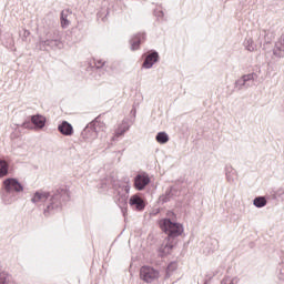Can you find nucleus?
Instances as JSON below:
<instances>
[{"label":"nucleus","mask_w":284,"mask_h":284,"mask_svg":"<svg viewBox=\"0 0 284 284\" xmlns=\"http://www.w3.org/2000/svg\"><path fill=\"white\" fill-rule=\"evenodd\" d=\"M70 201V190L68 186H62L52 192L37 191L32 199L31 203H43V215L51 216L55 212H61L63 205Z\"/></svg>","instance_id":"obj_1"},{"label":"nucleus","mask_w":284,"mask_h":284,"mask_svg":"<svg viewBox=\"0 0 284 284\" xmlns=\"http://www.w3.org/2000/svg\"><path fill=\"white\" fill-rule=\"evenodd\" d=\"M159 227L166 234V244L159 248L160 256H168L174 250V240L185 232L183 224L178 222L176 213L168 211L166 217L159 221Z\"/></svg>","instance_id":"obj_2"},{"label":"nucleus","mask_w":284,"mask_h":284,"mask_svg":"<svg viewBox=\"0 0 284 284\" xmlns=\"http://www.w3.org/2000/svg\"><path fill=\"white\" fill-rule=\"evenodd\" d=\"M63 36L59 29L45 30L44 36L39 38L40 50H61L63 48Z\"/></svg>","instance_id":"obj_3"},{"label":"nucleus","mask_w":284,"mask_h":284,"mask_svg":"<svg viewBox=\"0 0 284 284\" xmlns=\"http://www.w3.org/2000/svg\"><path fill=\"white\" fill-rule=\"evenodd\" d=\"M20 192H23V184L19 182V179L7 178L2 183V192H1L2 201L4 205H12V203L17 201L14 193L19 194Z\"/></svg>","instance_id":"obj_4"},{"label":"nucleus","mask_w":284,"mask_h":284,"mask_svg":"<svg viewBox=\"0 0 284 284\" xmlns=\"http://www.w3.org/2000/svg\"><path fill=\"white\" fill-rule=\"evenodd\" d=\"M103 130H105V123L101 122V115H98L83 129L81 132V139L87 143H92V141H94Z\"/></svg>","instance_id":"obj_5"},{"label":"nucleus","mask_w":284,"mask_h":284,"mask_svg":"<svg viewBox=\"0 0 284 284\" xmlns=\"http://www.w3.org/2000/svg\"><path fill=\"white\" fill-rule=\"evenodd\" d=\"M48 119L42 114L29 115L20 124H13L16 130L17 128H23L24 130H43L45 128Z\"/></svg>","instance_id":"obj_6"},{"label":"nucleus","mask_w":284,"mask_h":284,"mask_svg":"<svg viewBox=\"0 0 284 284\" xmlns=\"http://www.w3.org/2000/svg\"><path fill=\"white\" fill-rule=\"evenodd\" d=\"M160 276L159 270L144 265L140 268V278L144 283H154Z\"/></svg>","instance_id":"obj_7"},{"label":"nucleus","mask_w":284,"mask_h":284,"mask_svg":"<svg viewBox=\"0 0 284 284\" xmlns=\"http://www.w3.org/2000/svg\"><path fill=\"white\" fill-rule=\"evenodd\" d=\"M148 39V33L145 32H138L131 36L129 40L130 50L132 52H136V50H141V44L145 43Z\"/></svg>","instance_id":"obj_8"},{"label":"nucleus","mask_w":284,"mask_h":284,"mask_svg":"<svg viewBox=\"0 0 284 284\" xmlns=\"http://www.w3.org/2000/svg\"><path fill=\"white\" fill-rule=\"evenodd\" d=\"M159 61H161V55H159V51L150 50L144 58L142 68H144V70H151V68H154V64L159 63Z\"/></svg>","instance_id":"obj_9"},{"label":"nucleus","mask_w":284,"mask_h":284,"mask_svg":"<svg viewBox=\"0 0 284 284\" xmlns=\"http://www.w3.org/2000/svg\"><path fill=\"white\" fill-rule=\"evenodd\" d=\"M129 205L135 212H143V210H145V207L148 206V202L145 201V199L143 196H141L139 194H133L129 199Z\"/></svg>","instance_id":"obj_10"},{"label":"nucleus","mask_w":284,"mask_h":284,"mask_svg":"<svg viewBox=\"0 0 284 284\" xmlns=\"http://www.w3.org/2000/svg\"><path fill=\"white\" fill-rule=\"evenodd\" d=\"M256 79H258V75L255 72L244 74L235 81L234 89L239 91L243 90V88H250L247 83H250V81H256Z\"/></svg>","instance_id":"obj_11"},{"label":"nucleus","mask_w":284,"mask_h":284,"mask_svg":"<svg viewBox=\"0 0 284 284\" xmlns=\"http://www.w3.org/2000/svg\"><path fill=\"white\" fill-rule=\"evenodd\" d=\"M121 191H118L114 201L118 203L119 207H125L128 205V195L130 194V184H124Z\"/></svg>","instance_id":"obj_12"},{"label":"nucleus","mask_w":284,"mask_h":284,"mask_svg":"<svg viewBox=\"0 0 284 284\" xmlns=\"http://www.w3.org/2000/svg\"><path fill=\"white\" fill-rule=\"evenodd\" d=\"M174 196H179V187L171 185L162 195L159 196L158 203L165 205V203H170Z\"/></svg>","instance_id":"obj_13"},{"label":"nucleus","mask_w":284,"mask_h":284,"mask_svg":"<svg viewBox=\"0 0 284 284\" xmlns=\"http://www.w3.org/2000/svg\"><path fill=\"white\" fill-rule=\"evenodd\" d=\"M146 185H150V175L148 174H138L134 178V187L140 192L145 190Z\"/></svg>","instance_id":"obj_14"},{"label":"nucleus","mask_w":284,"mask_h":284,"mask_svg":"<svg viewBox=\"0 0 284 284\" xmlns=\"http://www.w3.org/2000/svg\"><path fill=\"white\" fill-rule=\"evenodd\" d=\"M272 39H274V33L265 29L260 31L258 43L260 45H263V50L272 43Z\"/></svg>","instance_id":"obj_15"},{"label":"nucleus","mask_w":284,"mask_h":284,"mask_svg":"<svg viewBox=\"0 0 284 284\" xmlns=\"http://www.w3.org/2000/svg\"><path fill=\"white\" fill-rule=\"evenodd\" d=\"M58 132L63 136H72L74 134V128L70 122L64 120L58 125Z\"/></svg>","instance_id":"obj_16"},{"label":"nucleus","mask_w":284,"mask_h":284,"mask_svg":"<svg viewBox=\"0 0 284 284\" xmlns=\"http://www.w3.org/2000/svg\"><path fill=\"white\" fill-rule=\"evenodd\" d=\"M273 55L276 59H284V34H282L278 41L275 42Z\"/></svg>","instance_id":"obj_17"},{"label":"nucleus","mask_w":284,"mask_h":284,"mask_svg":"<svg viewBox=\"0 0 284 284\" xmlns=\"http://www.w3.org/2000/svg\"><path fill=\"white\" fill-rule=\"evenodd\" d=\"M219 250V240L216 239H209L207 246L205 247L204 252L206 254H214Z\"/></svg>","instance_id":"obj_18"},{"label":"nucleus","mask_w":284,"mask_h":284,"mask_svg":"<svg viewBox=\"0 0 284 284\" xmlns=\"http://www.w3.org/2000/svg\"><path fill=\"white\" fill-rule=\"evenodd\" d=\"M155 141L160 143V145H165V143L170 141V135L165 131H160L155 135Z\"/></svg>","instance_id":"obj_19"},{"label":"nucleus","mask_w":284,"mask_h":284,"mask_svg":"<svg viewBox=\"0 0 284 284\" xmlns=\"http://www.w3.org/2000/svg\"><path fill=\"white\" fill-rule=\"evenodd\" d=\"M130 128V122H128V120H123L122 123L118 126L116 136H123V134H125Z\"/></svg>","instance_id":"obj_20"},{"label":"nucleus","mask_w":284,"mask_h":284,"mask_svg":"<svg viewBox=\"0 0 284 284\" xmlns=\"http://www.w3.org/2000/svg\"><path fill=\"white\" fill-rule=\"evenodd\" d=\"M10 170V164L6 160H0V179L8 176Z\"/></svg>","instance_id":"obj_21"},{"label":"nucleus","mask_w":284,"mask_h":284,"mask_svg":"<svg viewBox=\"0 0 284 284\" xmlns=\"http://www.w3.org/2000/svg\"><path fill=\"white\" fill-rule=\"evenodd\" d=\"M178 268H179V264L175 261L169 263L165 270L164 278H170V276H172V273L176 272Z\"/></svg>","instance_id":"obj_22"},{"label":"nucleus","mask_w":284,"mask_h":284,"mask_svg":"<svg viewBox=\"0 0 284 284\" xmlns=\"http://www.w3.org/2000/svg\"><path fill=\"white\" fill-rule=\"evenodd\" d=\"M253 205L257 209L265 207V205H267V199H265V196H256L253 200Z\"/></svg>","instance_id":"obj_23"},{"label":"nucleus","mask_w":284,"mask_h":284,"mask_svg":"<svg viewBox=\"0 0 284 284\" xmlns=\"http://www.w3.org/2000/svg\"><path fill=\"white\" fill-rule=\"evenodd\" d=\"M234 168L232 165H229L225 168V174H226V180L229 183H234V174H235Z\"/></svg>","instance_id":"obj_24"},{"label":"nucleus","mask_w":284,"mask_h":284,"mask_svg":"<svg viewBox=\"0 0 284 284\" xmlns=\"http://www.w3.org/2000/svg\"><path fill=\"white\" fill-rule=\"evenodd\" d=\"M60 21H61V27L63 29H65V28H68V26H70V20H68V14L65 13V11H61Z\"/></svg>","instance_id":"obj_25"},{"label":"nucleus","mask_w":284,"mask_h":284,"mask_svg":"<svg viewBox=\"0 0 284 284\" xmlns=\"http://www.w3.org/2000/svg\"><path fill=\"white\" fill-rule=\"evenodd\" d=\"M244 48L245 50H247L248 52H254V50L256 49V47L254 45V40H252V38L246 39L244 41Z\"/></svg>","instance_id":"obj_26"},{"label":"nucleus","mask_w":284,"mask_h":284,"mask_svg":"<svg viewBox=\"0 0 284 284\" xmlns=\"http://www.w3.org/2000/svg\"><path fill=\"white\" fill-rule=\"evenodd\" d=\"M239 278L235 277H231L230 275H226L223 277V280L221 281V284H239Z\"/></svg>","instance_id":"obj_27"},{"label":"nucleus","mask_w":284,"mask_h":284,"mask_svg":"<svg viewBox=\"0 0 284 284\" xmlns=\"http://www.w3.org/2000/svg\"><path fill=\"white\" fill-rule=\"evenodd\" d=\"M277 272H278L277 276L280 281H284V260L278 264Z\"/></svg>","instance_id":"obj_28"},{"label":"nucleus","mask_w":284,"mask_h":284,"mask_svg":"<svg viewBox=\"0 0 284 284\" xmlns=\"http://www.w3.org/2000/svg\"><path fill=\"white\" fill-rule=\"evenodd\" d=\"M105 62L103 60H98L94 63L93 70H103Z\"/></svg>","instance_id":"obj_29"},{"label":"nucleus","mask_w":284,"mask_h":284,"mask_svg":"<svg viewBox=\"0 0 284 284\" xmlns=\"http://www.w3.org/2000/svg\"><path fill=\"white\" fill-rule=\"evenodd\" d=\"M29 34H30V31L23 30V39H28Z\"/></svg>","instance_id":"obj_30"},{"label":"nucleus","mask_w":284,"mask_h":284,"mask_svg":"<svg viewBox=\"0 0 284 284\" xmlns=\"http://www.w3.org/2000/svg\"><path fill=\"white\" fill-rule=\"evenodd\" d=\"M156 17L163 18V17H165V13H164L163 11H159L158 14H156Z\"/></svg>","instance_id":"obj_31"},{"label":"nucleus","mask_w":284,"mask_h":284,"mask_svg":"<svg viewBox=\"0 0 284 284\" xmlns=\"http://www.w3.org/2000/svg\"><path fill=\"white\" fill-rule=\"evenodd\" d=\"M161 212V209H155L154 214H159Z\"/></svg>","instance_id":"obj_32"}]
</instances>
